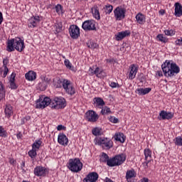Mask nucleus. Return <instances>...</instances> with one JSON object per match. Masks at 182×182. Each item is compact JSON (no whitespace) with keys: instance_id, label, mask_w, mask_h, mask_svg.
<instances>
[{"instance_id":"nucleus-64","label":"nucleus","mask_w":182,"mask_h":182,"mask_svg":"<svg viewBox=\"0 0 182 182\" xmlns=\"http://www.w3.org/2000/svg\"><path fill=\"white\" fill-rule=\"evenodd\" d=\"M94 72H95V70H93V69L90 68V74H91L92 75H95Z\"/></svg>"},{"instance_id":"nucleus-28","label":"nucleus","mask_w":182,"mask_h":182,"mask_svg":"<svg viewBox=\"0 0 182 182\" xmlns=\"http://www.w3.org/2000/svg\"><path fill=\"white\" fill-rule=\"evenodd\" d=\"M53 31L55 35L60 33V32H62V23H56L53 26Z\"/></svg>"},{"instance_id":"nucleus-25","label":"nucleus","mask_w":182,"mask_h":182,"mask_svg":"<svg viewBox=\"0 0 182 182\" xmlns=\"http://www.w3.org/2000/svg\"><path fill=\"white\" fill-rule=\"evenodd\" d=\"M92 14L95 19H100V13L97 6H95L91 9Z\"/></svg>"},{"instance_id":"nucleus-8","label":"nucleus","mask_w":182,"mask_h":182,"mask_svg":"<svg viewBox=\"0 0 182 182\" xmlns=\"http://www.w3.org/2000/svg\"><path fill=\"white\" fill-rule=\"evenodd\" d=\"M114 17L117 21H122L126 18V9L122 7H117L114 10Z\"/></svg>"},{"instance_id":"nucleus-42","label":"nucleus","mask_w":182,"mask_h":182,"mask_svg":"<svg viewBox=\"0 0 182 182\" xmlns=\"http://www.w3.org/2000/svg\"><path fill=\"white\" fill-rule=\"evenodd\" d=\"M101 160H102V161H105V162L107 161H107L110 159H109V156L107 155V154L102 153Z\"/></svg>"},{"instance_id":"nucleus-12","label":"nucleus","mask_w":182,"mask_h":182,"mask_svg":"<svg viewBox=\"0 0 182 182\" xmlns=\"http://www.w3.org/2000/svg\"><path fill=\"white\" fill-rule=\"evenodd\" d=\"M70 36L73 39H77L80 36V29L76 25H71L70 26Z\"/></svg>"},{"instance_id":"nucleus-34","label":"nucleus","mask_w":182,"mask_h":182,"mask_svg":"<svg viewBox=\"0 0 182 182\" xmlns=\"http://www.w3.org/2000/svg\"><path fill=\"white\" fill-rule=\"evenodd\" d=\"M109 113H112V111H110V108H109V107H105L101 110V114L103 115L109 114Z\"/></svg>"},{"instance_id":"nucleus-21","label":"nucleus","mask_w":182,"mask_h":182,"mask_svg":"<svg viewBox=\"0 0 182 182\" xmlns=\"http://www.w3.org/2000/svg\"><path fill=\"white\" fill-rule=\"evenodd\" d=\"M25 77L26 80H28L29 82H33V80H35L36 79V73L33 71H29L26 73Z\"/></svg>"},{"instance_id":"nucleus-54","label":"nucleus","mask_w":182,"mask_h":182,"mask_svg":"<svg viewBox=\"0 0 182 182\" xmlns=\"http://www.w3.org/2000/svg\"><path fill=\"white\" fill-rule=\"evenodd\" d=\"M110 87L114 89V87H119V83L117 82H111Z\"/></svg>"},{"instance_id":"nucleus-56","label":"nucleus","mask_w":182,"mask_h":182,"mask_svg":"<svg viewBox=\"0 0 182 182\" xmlns=\"http://www.w3.org/2000/svg\"><path fill=\"white\" fill-rule=\"evenodd\" d=\"M69 69L72 70L73 72H76L77 69L75 67L72 66V64H69Z\"/></svg>"},{"instance_id":"nucleus-53","label":"nucleus","mask_w":182,"mask_h":182,"mask_svg":"<svg viewBox=\"0 0 182 182\" xmlns=\"http://www.w3.org/2000/svg\"><path fill=\"white\" fill-rule=\"evenodd\" d=\"M57 130H58L59 132H60V130H66V127H65V126H63V125H62V124L58 125V126L57 127Z\"/></svg>"},{"instance_id":"nucleus-20","label":"nucleus","mask_w":182,"mask_h":182,"mask_svg":"<svg viewBox=\"0 0 182 182\" xmlns=\"http://www.w3.org/2000/svg\"><path fill=\"white\" fill-rule=\"evenodd\" d=\"M175 16H177L178 18H180V16H182V6L180 3H176L175 4Z\"/></svg>"},{"instance_id":"nucleus-44","label":"nucleus","mask_w":182,"mask_h":182,"mask_svg":"<svg viewBox=\"0 0 182 182\" xmlns=\"http://www.w3.org/2000/svg\"><path fill=\"white\" fill-rule=\"evenodd\" d=\"M112 11H113V6L109 5L105 7L106 14H112Z\"/></svg>"},{"instance_id":"nucleus-51","label":"nucleus","mask_w":182,"mask_h":182,"mask_svg":"<svg viewBox=\"0 0 182 182\" xmlns=\"http://www.w3.org/2000/svg\"><path fill=\"white\" fill-rule=\"evenodd\" d=\"M10 87L13 90L18 89V85H16L15 82H10Z\"/></svg>"},{"instance_id":"nucleus-27","label":"nucleus","mask_w":182,"mask_h":182,"mask_svg":"<svg viewBox=\"0 0 182 182\" xmlns=\"http://www.w3.org/2000/svg\"><path fill=\"white\" fill-rule=\"evenodd\" d=\"M42 140L41 139H37L34 141V143L32 144V149L36 150L37 151L41 149V146H42Z\"/></svg>"},{"instance_id":"nucleus-63","label":"nucleus","mask_w":182,"mask_h":182,"mask_svg":"<svg viewBox=\"0 0 182 182\" xmlns=\"http://www.w3.org/2000/svg\"><path fill=\"white\" fill-rule=\"evenodd\" d=\"M159 14L160 15H164V14H166V11L164 9H161L159 11Z\"/></svg>"},{"instance_id":"nucleus-33","label":"nucleus","mask_w":182,"mask_h":182,"mask_svg":"<svg viewBox=\"0 0 182 182\" xmlns=\"http://www.w3.org/2000/svg\"><path fill=\"white\" fill-rule=\"evenodd\" d=\"M87 46L90 49H96L99 48V45L93 41H90L87 43Z\"/></svg>"},{"instance_id":"nucleus-1","label":"nucleus","mask_w":182,"mask_h":182,"mask_svg":"<svg viewBox=\"0 0 182 182\" xmlns=\"http://www.w3.org/2000/svg\"><path fill=\"white\" fill-rule=\"evenodd\" d=\"M161 68L166 77H171L174 76V75L180 73V67H178L176 63H173L170 60H166L161 65Z\"/></svg>"},{"instance_id":"nucleus-2","label":"nucleus","mask_w":182,"mask_h":182,"mask_svg":"<svg viewBox=\"0 0 182 182\" xmlns=\"http://www.w3.org/2000/svg\"><path fill=\"white\" fill-rule=\"evenodd\" d=\"M15 49L17 52H23L25 49V41L19 37L9 40L7 42V52H14Z\"/></svg>"},{"instance_id":"nucleus-16","label":"nucleus","mask_w":182,"mask_h":182,"mask_svg":"<svg viewBox=\"0 0 182 182\" xmlns=\"http://www.w3.org/2000/svg\"><path fill=\"white\" fill-rule=\"evenodd\" d=\"M58 141L59 144H61V146H68L69 139H68V136L65 135V134L60 133L58 134Z\"/></svg>"},{"instance_id":"nucleus-23","label":"nucleus","mask_w":182,"mask_h":182,"mask_svg":"<svg viewBox=\"0 0 182 182\" xmlns=\"http://www.w3.org/2000/svg\"><path fill=\"white\" fill-rule=\"evenodd\" d=\"M136 20L139 25H144V23L146 22V16H144L143 14L139 13L136 16Z\"/></svg>"},{"instance_id":"nucleus-30","label":"nucleus","mask_w":182,"mask_h":182,"mask_svg":"<svg viewBox=\"0 0 182 182\" xmlns=\"http://www.w3.org/2000/svg\"><path fill=\"white\" fill-rule=\"evenodd\" d=\"M144 156L146 161H147V160L151 161V151H150V149H146L144 150Z\"/></svg>"},{"instance_id":"nucleus-58","label":"nucleus","mask_w":182,"mask_h":182,"mask_svg":"<svg viewBox=\"0 0 182 182\" xmlns=\"http://www.w3.org/2000/svg\"><path fill=\"white\" fill-rule=\"evenodd\" d=\"M156 75L159 76V77H161V76H163V72L161 70L157 71Z\"/></svg>"},{"instance_id":"nucleus-14","label":"nucleus","mask_w":182,"mask_h":182,"mask_svg":"<svg viewBox=\"0 0 182 182\" xmlns=\"http://www.w3.org/2000/svg\"><path fill=\"white\" fill-rule=\"evenodd\" d=\"M97 178H99V174L96 172H91L83 179V182H96Z\"/></svg>"},{"instance_id":"nucleus-48","label":"nucleus","mask_w":182,"mask_h":182,"mask_svg":"<svg viewBox=\"0 0 182 182\" xmlns=\"http://www.w3.org/2000/svg\"><path fill=\"white\" fill-rule=\"evenodd\" d=\"M109 122H111L112 123H119V119L114 117H110Z\"/></svg>"},{"instance_id":"nucleus-40","label":"nucleus","mask_w":182,"mask_h":182,"mask_svg":"<svg viewBox=\"0 0 182 182\" xmlns=\"http://www.w3.org/2000/svg\"><path fill=\"white\" fill-rule=\"evenodd\" d=\"M175 144L176 146H182V137L178 136L175 138Z\"/></svg>"},{"instance_id":"nucleus-45","label":"nucleus","mask_w":182,"mask_h":182,"mask_svg":"<svg viewBox=\"0 0 182 182\" xmlns=\"http://www.w3.org/2000/svg\"><path fill=\"white\" fill-rule=\"evenodd\" d=\"M38 86H39L41 90H46V87H47L48 85H46V82H41L38 85Z\"/></svg>"},{"instance_id":"nucleus-49","label":"nucleus","mask_w":182,"mask_h":182,"mask_svg":"<svg viewBox=\"0 0 182 182\" xmlns=\"http://www.w3.org/2000/svg\"><path fill=\"white\" fill-rule=\"evenodd\" d=\"M175 45L176 46H181V45H182V38L177 39L175 41Z\"/></svg>"},{"instance_id":"nucleus-52","label":"nucleus","mask_w":182,"mask_h":182,"mask_svg":"<svg viewBox=\"0 0 182 182\" xmlns=\"http://www.w3.org/2000/svg\"><path fill=\"white\" fill-rule=\"evenodd\" d=\"M22 120H23V124H25L26 122H29V120H31V117L26 116Z\"/></svg>"},{"instance_id":"nucleus-13","label":"nucleus","mask_w":182,"mask_h":182,"mask_svg":"<svg viewBox=\"0 0 182 182\" xmlns=\"http://www.w3.org/2000/svg\"><path fill=\"white\" fill-rule=\"evenodd\" d=\"M85 117L87 120H88V122H97L99 119V116L93 110H90L87 112L85 113Z\"/></svg>"},{"instance_id":"nucleus-38","label":"nucleus","mask_w":182,"mask_h":182,"mask_svg":"<svg viewBox=\"0 0 182 182\" xmlns=\"http://www.w3.org/2000/svg\"><path fill=\"white\" fill-rule=\"evenodd\" d=\"M6 131L5 130L4 127L0 126V137H6Z\"/></svg>"},{"instance_id":"nucleus-4","label":"nucleus","mask_w":182,"mask_h":182,"mask_svg":"<svg viewBox=\"0 0 182 182\" xmlns=\"http://www.w3.org/2000/svg\"><path fill=\"white\" fill-rule=\"evenodd\" d=\"M95 144H97L98 146H102V149H105V150H109L113 147V141H112L108 138H95L94 140Z\"/></svg>"},{"instance_id":"nucleus-39","label":"nucleus","mask_w":182,"mask_h":182,"mask_svg":"<svg viewBox=\"0 0 182 182\" xmlns=\"http://www.w3.org/2000/svg\"><path fill=\"white\" fill-rule=\"evenodd\" d=\"M165 35L167 36H173V35H176V31L173 30H165L164 31Z\"/></svg>"},{"instance_id":"nucleus-62","label":"nucleus","mask_w":182,"mask_h":182,"mask_svg":"<svg viewBox=\"0 0 182 182\" xmlns=\"http://www.w3.org/2000/svg\"><path fill=\"white\" fill-rule=\"evenodd\" d=\"M64 63H65L66 68H69V60H65L64 61Z\"/></svg>"},{"instance_id":"nucleus-17","label":"nucleus","mask_w":182,"mask_h":182,"mask_svg":"<svg viewBox=\"0 0 182 182\" xmlns=\"http://www.w3.org/2000/svg\"><path fill=\"white\" fill-rule=\"evenodd\" d=\"M159 116L163 120H170V119H173V117H174V114H173L171 112H167L166 111H161Z\"/></svg>"},{"instance_id":"nucleus-60","label":"nucleus","mask_w":182,"mask_h":182,"mask_svg":"<svg viewBox=\"0 0 182 182\" xmlns=\"http://www.w3.org/2000/svg\"><path fill=\"white\" fill-rule=\"evenodd\" d=\"M8 65V60L6 59L3 60V68H5Z\"/></svg>"},{"instance_id":"nucleus-15","label":"nucleus","mask_w":182,"mask_h":182,"mask_svg":"<svg viewBox=\"0 0 182 182\" xmlns=\"http://www.w3.org/2000/svg\"><path fill=\"white\" fill-rule=\"evenodd\" d=\"M139 68L136 66V65L132 64L129 67V79L130 80H133L134 77H136V75H137V71Z\"/></svg>"},{"instance_id":"nucleus-55","label":"nucleus","mask_w":182,"mask_h":182,"mask_svg":"<svg viewBox=\"0 0 182 182\" xmlns=\"http://www.w3.org/2000/svg\"><path fill=\"white\" fill-rule=\"evenodd\" d=\"M149 163H150V161H149V160H147L142 164L144 166V168H145V169L149 168Z\"/></svg>"},{"instance_id":"nucleus-26","label":"nucleus","mask_w":182,"mask_h":182,"mask_svg":"<svg viewBox=\"0 0 182 182\" xmlns=\"http://www.w3.org/2000/svg\"><path fill=\"white\" fill-rule=\"evenodd\" d=\"M114 139L117 141H120V143H124L126 139H124V134L123 133L116 134L114 136Z\"/></svg>"},{"instance_id":"nucleus-6","label":"nucleus","mask_w":182,"mask_h":182,"mask_svg":"<svg viewBox=\"0 0 182 182\" xmlns=\"http://www.w3.org/2000/svg\"><path fill=\"white\" fill-rule=\"evenodd\" d=\"M66 106V100L63 97H54L51 100L50 107L51 109H63Z\"/></svg>"},{"instance_id":"nucleus-22","label":"nucleus","mask_w":182,"mask_h":182,"mask_svg":"<svg viewBox=\"0 0 182 182\" xmlns=\"http://www.w3.org/2000/svg\"><path fill=\"white\" fill-rule=\"evenodd\" d=\"M94 103L99 109H103V107L105 105V101H103V99L100 97H95L94 98Z\"/></svg>"},{"instance_id":"nucleus-24","label":"nucleus","mask_w":182,"mask_h":182,"mask_svg":"<svg viewBox=\"0 0 182 182\" xmlns=\"http://www.w3.org/2000/svg\"><path fill=\"white\" fill-rule=\"evenodd\" d=\"M150 92H151V88H138L136 90V93L140 96H144V95H147V93H150Z\"/></svg>"},{"instance_id":"nucleus-5","label":"nucleus","mask_w":182,"mask_h":182,"mask_svg":"<svg viewBox=\"0 0 182 182\" xmlns=\"http://www.w3.org/2000/svg\"><path fill=\"white\" fill-rule=\"evenodd\" d=\"M126 161V155L121 154L115 156L114 158L107 161V166L109 167H114L116 166H120Z\"/></svg>"},{"instance_id":"nucleus-3","label":"nucleus","mask_w":182,"mask_h":182,"mask_svg":"<svg viewBox=\"0 0 182 182\" xmlns=\"http://www.w3.org/2000/svg\"><path fill=\"white\" fill-rule=\"evenodd\" d=\"M69 166L70 170L73 173H79L83 168V164L77 158L70 159L69 160Z\"/></svg>"},{"instance_id":"nucleus-32","label":"nucleus","mask_w":182,"mask_h":182,"mask_svg":"<svg viewBox=\"0 0 182 182\" xmlns=\"http://www.w3.org/2000/svg\"><path fill=\"white\" fill-rule=\"evenodd\" d=\"M5 87L4 84L0 81V100H2L5 97Z\"/></svg>"},{"instance_id":"nucleus-29","label":"nucleus","mask_w":182,"mask_h":182,"mask_svg":"<svg viewBox=\"0 0 182 182\" xmlns=\"http://www.w3.org/2000/svg\"><path fill=\"white\" fill-rule=\"evenodd\" d=\"M133 177H136V172H134V170L127 171L126 174L127 181L129 182L130 178H133Z\"/></svg>"},{"instance_id":"nucleus-46","label":"nucleus","mask_w":182,"mask_h":182,"mask_svg":"<svg viewBox=\"0 0 182 182\" xmlns=\"http://www.w3.org/2000/svg\"><path fill=\"white\" fill-rule=\"evenodd\" d=\"M102 70L99 67H97L95 70H94V75H96L97 77H99V75H101Z\"/></svg>"},{"instance_id":"nucleus-19","label":"nucleus","mask_w":182,"mask_h":182,"mask_svg":"<svg viewBox=\"0 0 182 182\" xmlns=\"http://www.w3.org/2000/svg\"><path fill=\"white\" fill-rule=\"evenodd\" d=\"M129 35L130 31H129L119 32L116 36V41H122V39H124L126 36H129Z\"/></svg>"},{"instance_id":"nucleus-36","label":"nucleus","mask_w":182,"mask_h":182,"mask_svg":"<svg viewBox=\"0 0 182 182\" xmlns=\"http://www.w3.org/2000/svg\"><path fill=\"white\" fill-rule=\"evenodd\" d=\"M92 133L94 136H102V132H100V129L97 127L94 128Z\"/></svg>"},{"instance_id":"nucleus-10","label":"nucleus","mask_w":182,"mask_h":182,"mask_svg":"<svg viewBox=\"0 0 182 182\" xmlns=\"http://www.w3.org/2000/svg\"><path fill=\"white\" fill-rule=\"evenodd\" d=\"M41 19H42V17L39 16H33L31 17L28 21V28H36L41 23Z\"/></svg>"},{"instance_id":"nucleus-61","label":"nucleus","mask_w":182,"mask_h":182,"mask_svg":"<svg viewBox=\"0 0 182 182\" xmlns=\"http://www.w3.org/2000/svg\"><path fill=\"white\" fill-rule=\"evenodd\" d=\"M22 133H21V132H18L17 134H16V137H17V139H22Z\"/></svg>"},{"instance_id":"nucleus-41","label":"nucleus","mask_w":182,"mask_h":182,"mask_svg":"<svg viewBox=\"0 0 182 182\" xmlns=\"http://www.w3.org/2000/svg\"><path fill=\"white\" fill-rule=\"evenodd\" d=\"M157 39H159V41H160L161 42H164V43H166V42H167V38H166L163 34H159L157 36Z\"/></svg>"},{"instance_id":"nucleus-11","label":"nucleus","mask_w":182,"mask_h":182,"mask_svg":"<svg viewBox=\"0 0 182 182\" xmlns=\"http://www.w3.org/2000/svg\"><path fill=\"white\" fill-rule=\"evenodd\" d=\"M48 173H49V171L48 170V168H46L42 166H36L34 168V174L37 177H46V174H48Z\"/></svg>"},{"instance_id":"nucleus-31","label":"nucleus","mask_w":182,"mask_h":182,"mask_svg":"<svg viewBox=\"0 0 182 182\" xmlns=\"http://www.w3.org/2000/svg\"><path fill=\"white\" fill-rule=\"evenodd\" d=\"M36 151H38L36 149H33V148H32V149L28 152L29 157H31L32 160H35L36 156H38V153Z\"/></svg>"},{"instance_id":"nucleus-35","label":"nucleus","mask_w":182,"mask_h":182,"mask_svg":"<svg viewBox=\"0 0 182 182\" xmlns=\"http://www.w3.org/2000/svg\"><path fill=\"white\" fill-rule=\"evenodd\" d=\"M70 85V96H75V95H76V89L75 88V87H73L70 82L69 83Z\"/></svg>"},{"instance_id":"nucleus-59","label":"nucleus","mask_w":182,"mask_h":182,"mask_svg":"<svg viewBox=\"0 0 182 182\" xmlns=\"http://www.w3.org/2000/svg\"><path fill=\"white\" fill-rule=\"evenodd\" d=\"M9 163H10V164H15L16 163V161H15V159H10Z\"/></svg>"},{"instance_id":"nucleus-9","label":"nucleus","mask_w":182,"mask_h":182,"mask_svg":"<svg viewBox=\"0 0 182 182\" xmlns=\"http://www.w3.org/2000/svg\"><path fill=\"white\" fill-rule=\"evenodd\" d=\"M82 28L84 31H96V22L93 20H87L82 23Z\"/></svg>"},{"instance_id":"nucleus-18","label":"nucleus","mask_w":182,"mask_h":182,"mask_svg":"<svg viewBox=\"0 0 182 182\" xmlns=\"http://www.w3.org/2000/svg\"><path fill=\"white\" fill-rule=\"evenodd\" d=\"M4 113L6 117H7V119H10L12 114H14V107H12L11 105H6Z\"/></svg>"},{"instance_id":"nucleus-37","label":"nucleus","mask_w":182,"mask_h":182,"mask_svg":"<svg viewBox=\"0 0 182 182\" xmlns=\"http://www.w3.org/2000/svg\"><path fill=\"white\" fill-rule=\"evenodd\" d=\"M63 87L66 90L67 92H69V80H64L63 82Z\"/></svg>"},{"instance_id":"nucleus-7","label":"nucleus","mask_w":182,"mask_h":182,"mask_svg":"<svg viewBox=\"0 0 182 182\" xmlns=\"http://www.w3.org/2000/svg\"><path fill=\"white\" fill-rule=\"evenodd\" d=\"M51 100L50 98L46 97L43 99L40 98L36 102V109H45V107H48L50 105V106Z\"/></svg>"},{"instance_id":"nucleus-43","label":"nucleus","mask_w":182,"mask_h":182,"mask_svg":"<svg viewBox=\"0 0 182 182\" xmlns=\"http://www.w3.org/2000/svg\"><path fill=\"white\" fill-rule=\"evenodd\" d=\"M55 11H56L57 14H58V15L63 14V12L62 11V6L60 4H58L55 6Z\"/></svg>"},{"instance_id":"nucleus-47","label":"nucleus","mask_w":182,"mask_h":182,"mask_svg":"<svg viewBox=\"0 0 182 182\" xmlns=\"http://www.w3.org/2000/svg\"><path fill=\"white\" fill-rule=\"evenodd\" d=\"M8 72H9V69H8V67L5 66L4 68V71H3V77H5L8 75Z\"/></svg>"},{"instance_id":"nucleus-50","label":"nucleus","mask_w":182,"mask_h":182,"mask_svg":"<svg viewBox=\"0 0 182 182\" xmlns=\"http://www.w3.org/2000/svg\"><path fill=\"white\" fill-rule=\"evenodd\" d=\"M16 75L15 73H12L10 76V79H9V82H15V77H16Z\"/></svg>"},{"instance_id":"nucleus-57","label":"nucleus","mask_w":182,"mask_h":182,"mask_svg":"<svg viewBox=\"0 0 182 182\" xmlns=\"http://www.w3.org/2000/svg\"><path fill=\"white\" fill-rule=\"evenodd\" d=\"M2 22H4V16L2 15V12L0 11V25H2Z\"/></svg>"}]
</instances>
